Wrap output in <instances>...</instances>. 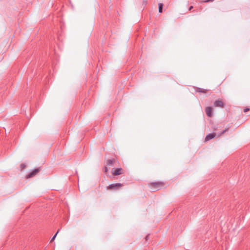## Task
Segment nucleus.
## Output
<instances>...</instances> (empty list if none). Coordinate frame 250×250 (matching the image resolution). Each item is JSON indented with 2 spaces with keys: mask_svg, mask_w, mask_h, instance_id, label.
Masks as SVG:
<instances>
[{
  "mask_svg": "<svg viewBox=\"0 0 250 250\" xmlns=\"http://www.w3.org/2000/svg\"><path fill=\"white\" fill-rule=\"evenodd\" d=\"M123 186L121 183L112 184L107 187L106 189L110 190H118Z\"/></svg>",
  "mask_w": 250,
  "mask_h": 250,
  "instance_id": "1",
  "label": "nucleus"
},
{
  "mask_svg": "<svg viewBox=\"0 0 250 250\" xmlns=\"http://www.w3.org/2000/svg\"><path fill=\"white\" fill-rule=\"evenodd\" d=\"M112 173L115 176L119 175L123 173V170L121 168L113 169L112 170Z\"/></svg>",
  "mask_w": 250,
  "mask_h": 250,
  "instance_id": "2",
  "label": "nucleus"
},
{
  "mask_svg": "<svg viewBox=\"0 0 250 250\" xmlns=\"http://www.w3.org/2000/svg\"><path fill=\"white\" fill-rule=\"evenodd\" d=\"M207 115L208 117H211L213 115V109L211 107H207L205 109Z\"/></svg>",
  "mask_w": 250,
  "mask_h": 250,
  "instance_id": "3",
  "label": "nucleus"
},
{
  "mask_svg": "<svg viewBox=\"0 0 250 250\" xmlns=\"http://www.w3.org/2000/svg\"><path fill=\"white\" fill-rule=\"evenodd\" d=\"M214 105L216 107H223L224 106V103L221 100H216L214 103Z\"/></svg>",
  "mask_w": 250,
  "mask_h": 250,
  "instance_id": "4",
  "label": "nucleus"
},
{
  "mask_svg": "<svg viewBox=\"0 0 250 250\" xmlns=\"http://www.w3.org/2000/svg\"><path fill=\"white\" fill-rule=\"evenodd\" d=\"M150 185L152 188H159L163 186V184L161 182L152 183Z\"/></svg>",
  "mask_w": 250,
  "mask_h": 250,
  "instance_id": "5",
  "label": "nucleus"
},
{
  "mask_svg": "<svg viewBox=\"0 0 250 250\" xmlns=\"http://www.w3.org/2000/svg\"><path fill=\"white\" fill-rule=\"evenodd\" d=\"M216 136L215 133L209 134L206 136L205 141L207 142L212 139H213Z\"/></svg>",
  "mask_w": 250,
  "mask_h": 250,
  "instance_id": "6",
  "label": "nucleus"
},
{
  "mask_svg": "<svg viewBox=\"0 0 250 250\" xmlns=\"http://www.w3.org/2000/svg\"><path fill=\"white\" fill-rule=\"evenodd\" d=\"M39 172V170L38 169H36L34 170H33L32 172H31L27 176L28 178L32 177V176H34L35 174H36Z\"/></svg>",
  "mask_w": 250,
  "mask_h": 250,
  "instance_id": "7",
  "label": "nucleus"
},
{
  "mask_svg": "<svg viewBox=\"0 0 250 250\" xmlns=\"http://www.w3.org/2000/svg\"><path fill=\"white\" fill-rule=\"evenodd\" d=\"M162 8H163V4L159 3V12L160 13H161L162 12Z\"/></svg>",
  "mask_w": 250,
  "mask_h": 250,
  "instance_id": "8",
  "label": "nucleus"
},
{
  "mask_svg": "<svg viewBox=\"0 0 250 250\" xmlns=\"http://www.w3.org/2000/svg\"><path fill=\"white\" fill-rule=\"evenodd\" d=\"M58 232H59V231H58L57 232V233L55 234V235L53 237V238H52V239L51 240V242H53V241L55 240V238H56V236H57V234L58 233Z\"/></svg>",
  "mask_w": 250,
  "mask_h": 250,
  "instance_id": "9",
  "label": "nucleus"
},
{
  "mask_svg": "<svg viewBox=\"0 0 250 250\" xmlns=\"http://www.w3.org/2000/svg\"><path fill=\"white\" fill-rule=\"evenodd\" d=\"M249 110V108H246L244 110V112H246Z\"/></svg>",
  "mask_w": 250,
  "mask_h": 250,
  "instance_id": "10",
  "label": "nucleus"
},
{
  "mask_svg": "<svg viewBox=\"0 0 250 250\" xmlns=\"http://www.w3.org/2000/svg\"><path fill=\"white\" fill-rule=\"evenodd\" d=\"M193 8V6H191L189 8V10H191Z\"/></svg>",
  "mask_w": 250,
  "mask_h": 250,
  "instance_id": "11",
  "label": "nucleus"
},
{
  "mask_svg": "<svg viewBox=\"0 0 250 250\" xmlns=\"http://www.w3.org/2000/svg\"><path fill=\"white\" fill-rule=\"evenodd\" d=\"M108 162H109V163H111V162L110 160H108Z\"/></svg>",
  "mask_w": 250,
  "mask_h": 250,
  "instance_id": "12",
  "label": "nucleus"
},
{
  "mask_svg": "<svg viewBox=\"0 0 250 250\" xmlns=\"http://www.w3.org/2000/svg\"><path fill=\"white\" fill-rule=\"evenodd\" d=\"M108 162H109V163H111V162L110 160H108Z\"/></svg>",
  "mask_w": 250,
  "mask_h": 250,
  "instance_id": "13",
  "label": "nucleus"
}]
</instances>
